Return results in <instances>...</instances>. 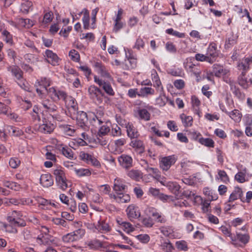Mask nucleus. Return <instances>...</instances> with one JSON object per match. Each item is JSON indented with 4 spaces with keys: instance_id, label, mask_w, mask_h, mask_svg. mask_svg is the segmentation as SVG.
Instances as JSON below:
<instances>
[{
    "instance_id": "obj_1",
    "label": "nucleus",
    "mask_w": 252,
    "mask_h": 252,
    "mask_svg": "<svg viewBox=\"0 0 252 252\" xmlns=\"http://www.w3.org/2000/svg\"><path fill=\"white\" fill-rule=\"evenodd\" d=\"M53 174L55 176L56 182L59 188L62 190H65L67 188L68 185L63 168L58 167L54 169Z\"/></svg>"
},
{
    "instance_id": "obj_2",
    "label": "nucleus",
    "mask_w": 252,
    "mask_h": 252,
    "mask_svg": "<svg viewBox=\"0 0 252 252\" xmlns=\"http://www.w3.org/2000/svg\"><path fill=\"white\" fill-rule=\"evenodd\" d=\"M88 91L90 98L95 103L100 104L102 102L104 94L99 88L92 85L89 87Z\"/></svg>"
},
{
    "instance_id": "obj_3",
    "label": "nucleus",
    "mask_w": 252,
    "mask_h": 252,
    "mask_svg": "<svg viewBox=\"0 0 252 252\" xmlns=\"http://www.w3.org/2000/svg\"><path fill=\"white\" fill-rule=\"evenodd\" d=\"M177 160V158L174 155L161 157L159 159V167L163 171H167Z\"/></svg>"
},
{
    "instance_id": "obj_4",
    "label": "nucleus",
    "mask_w": 252,
    "mask_h": 252,
    "mask_svg": "<svg viewBox=\"0 0 252 252\" xmlns=\"http://www.w3.org/2000/svg\"><path fill=\"white\" fill-rule=\"evenodd\" d=\"M47 92L54 101H57L61 100L66 101L67 97V94L65 92L57 89L56 87H52L47 90Z\"/></svg>"
},
{
    "instance_id": "obj_5",
    "label": "nucleus",
    "mask_w": 252,
    "mask_h": 252,
    "mask_svg": "<svg viewBox=\"0 0 252 252\" xmlns=\"http://www.w3.org/2000/svg\"><path fill=\"white\" fill-rule=\"evenodd\" d=\"M22 216L21 212L13 211L7 217V220L12 225L21 227L25 226L26 223L24 220L21 219Z\"/></svg>"
},
{
    "instance_id": "obj_6",
    "label": "nucleus",
    "mask_w": 252,
    "mask_h": 252,
    "mask_svg": "<svg viewBox=\"0 0 252 252\" xmlns=\"http://www.w3.org/2000/svg\"><path fill=\"white\" fill-rule=\"evenodd\" d=\"M125 138L116 140L108 145L109 150L114 154H119L123 152V146L126 144Z\"/></svg>"
},
{
    "instance_id": "obj_7",
    "label": "nucleus",
    "mask_w": 252,
    "mask_h": 252,
    "mask_svg": "<svg viewBox=\"0 0 252 252\" xmlns=\"http://www.w3.org/2000/svg\"><path fill=\"white\" fill-rule=\"evenodd\" d=\"M80 159L85 161L89 164H91L92 166L96 168H99L101 166L100 162L93 156L86 153L84 152H81L79 155Z\"/></svg>"
},
{
    "instance_id": "obj_8",
    "label": "nucleus",
    "mask_w": 252,
    "mask_h": 252,
    "mask_svg": "<svg viewBox=\"0 0 252 252\" xmlns=\"http://www.w3.org/2000/svg\"><path fill=\"white\" fill-rule=\"evenodd\" d=\"M220 53V50L217 49V45L214 42H211L209 44L206 51V54L209 58L211 63H213L216 61Z\"/></svg>"
},
{
    "instance_id": "obj_9",
    "label": "nucleus",
    "mask_w": 252,
    "mask_h": 252,
    "mask_svg": "<svg viewBox=\"0 0 252 252\" xmlns=\"http://www.w3.org/2000/svg\"><path fill=\"white\" fill-rule=\"evenodd\" d=\"M94 81L99 86L101 87L107 94L110 96L114 95L115 92L109 82H105L96 76H94Z\"/></svg>"
},
{
    "instance_id": "obj_10",
    "label": "nucleus",
    "mask_w": 252,
    "mask_h": 252,
    "mask_svg": "<svg viewBox=\"0 0 252 252\" xmlns=\"http://www.w3.org/2000/svg\"><path fill=\"white\" fill-rule=\"evenodd\" d=\"M120 165L124 169L128 170L133 166V159L129 155L122 154L118 158Z\"/></svg>"
},
{
    "instance_id": "obj_11",
    "label": "nucleus",
    "mask_w": 252,
    "mask_h": 252,
    "mask_svg": "<svg viewBox=\"0 0 252 252\" xmlns=\"http://www.w3.org/2000/svg\"><path fill=\"white\" fill-rule=\"evenodd\" d=\"M45 61L53 66L59 64L60 59L58 55L50 50L47 49L43 55Z\"/></svg>"
},
{
    "instance_id": "obj_12",
    "label": "nucleus",
    "mask_w": 252,
    "mask_h": 252,
    "mask_svg": "<svg viewBox=\"0 0 252 252\" xmlns=\"http://www.w3.org/2000/svg\"><path fill=\"white\" fill-rule=\"evenodd\" d=\"M42 124L39 125L37 130L44 134L51 133L55 128V125L45 119L42 121Z\"/></svg>"
},
{
    "instance_id": "obj_13",
    "label": "nucleus",
    "mask_w": 252,
    "mask_h": 252,
    "mask_svg": "<svg viewBox=\"0 0 252 252\" xmlns=\"http://www.w3.org/2000/svg\"><path fill=\"white\" fill-rule=\"evenodd\" d=\"M41 104L45 109V111L50 114V115H52V114L58 112V106L52 101L49 99L42 100Z\"/></svg>"
},
{
    "instance_id": "obj_14",
    "label": "nucleus",
    "mask_w": 252,
    "mask_h": 252,
    "mask_svg": "<svg viewBox=\"0 0 252 252\" xmlns=\"http://www.w3.org/2000/svg\"><path fill=\"white\" fill-rule=\"evenodd\" d=\"M109 197L119 203H127L130 200V196L128 194L124 193L123 192L116 193V194H110Z\"/></svg>"
},
{
    "instance_id": "obj_15",
    "label": "nucleus",
    "mask_w": 252,
    "mask_h": 252,
    "mask_svg": "<svg viewBox=\"0 0 252 252\" xmlns=\"http://www.w3.org/2000/svg\"><path fill=\"white\" fill-rule=\"evenodd\" d=\"M238 84L244 89H248L250 84L252 85V78L249 79L246 77V72H242L237 78Z\"/></svg>"
},
{
    "instance_id": "obj_16",
    "label": "nucleus",
    "mask_w": 252,
    "mask_h": 252,
    "mask_svg": "<svg viewBox=\"0 0 252 252\" xmlns=\"http://www.w3.org/2000/svg\"><path fill=\"white\" fill-rule=\"evenodd\" d=\"M81 15H83L82 19L83 28L85 30H89L91 28V24H90V17L89 11L86 8H83L82 11L78 13L80 17Z\"/></svg>"
},
{
    "instance_id": "obj_17",
    "label": "nucleus",
    "mask_w": 252,
    "mask_h": 252,
    "mask_svg": "<svg viewBox=\"0 0 252 252\" xmlns=\"http://www.w3.org/2000/svg\"><path fill=\"white\" fill-rule=\"evenodd\" d=\"M128 218L131 220L137 219L140 216V212L138 207L133 205H130L126 210Z\"/></svg>"
},
{
    "instance_id": "obj_18",
    "label": "nucleus",
    "mask_w": 252,
    "mask_h": 252,
    "mask_svg": "<svg viewBox=\"0 0 252 252\" xmlns=\"http://www.w3.org/2000/svg\"><path fill=\"white\" fill-rule=\"evenodd\" d=\"M126 189L127 186L123 180L120 178H116L114 180L113 189L116 193L126 191Z\"/></svg>"
},
{
    "instance_id": "obj_19",
    "label": "nucleus",
    "mask_w": 252,
    "mask_h": 252,
    "mask_svg": "<svg viewBox=\"0 0 252 252\" xmlns=\"http://www.w3.org/2000/svg\"><path fill=\"white\" fill-rule=\"evenodd\" d=\"M57 148L60 150L63 155L69 159L73 158V152L72 150L66 145L59 143L56 145Z\"/></svg>"
},
{
    "instance_id": "obj_20",
    "label": "nucleus",
    "mask_w": 252,
    "mask_h": 252,
    "mask_svg": "<svg viewBox=\"0 0 252 252\" xmlns=\"http://www.w3.org/2000/svg\"><path fill=\"white\" fill-rule=\"evenodd\" d=\"M88 118L87 114L83 111L77 112L76 121L77 125L81 127H85L87 126Z\"/></svg>"
},
{
    "instance_id": "obj_21",
    "label": "nucleus",
    "mask_w": 252,
    "mask_h": 252,
    "mask_svg": "<svg viewBox=\"0 0 252 252\" xmlns=\"http://www.w3.org/2000/svg\"><path fill=\"white\" fill-rule=\"evenodd\" d=\"M243 195L242 189L238 187H235L229 196L228 202H233L238 198L240 199L242 201L244 202L243 200L244 198H243Z\"/></svg>"
},
{
    "instance_id": "obj_22",
    "label": "nucleus",
    "mask_w": 252,
    "mask_h": 252,
    "mask_svg": "<svg viewBox=\"0 0 252 252\" xmlns=\"http://www.w3.org/2000/svg\"><path fill=\"white\" fill-rule=\"evenodd\" d=\"M7 70L15 77L17 82L21 81L23 79V71L19 67L15 65L10 66L7 67Z\"/></svg>"
},
{
    "instance_id": "obj_23",
    "label": "nucleus",
    "mask_w": 252,
    "mask_h": 252,
    "mask_svg": "<svg viewBox=\"0 0 252 252\" xmlns=\"http://www.w3.org/2000/svg\"><path fill=\"white\" fill-rule=\"evenodd\" d=\"M40 183L44 188H48L54 184V180L50 174H42L40 176Z\"/></svg>"
},
{
    "instance_id": "obj_24",
    "label": "nucleus",
    "mask_w": 252,
    "mask_h": 252,
    "mask_svg": "<svg viewBox=\"0 0 252 252\" xmlns=\"http://www.w3.org/2000/svg\"><path fill=\"white\" fill-rule=\"evenodd\" d=\"M17 28L30 29L34 25V22L29 19L19 18L17 20Z\"/></svg>"
},
{
    "instance_id": "obj_25",
    "label": "nucleus",
    "mask_w": 252,
    "mask_h": 252,
    "mask_svg": "<svg viewBox=\"0 0 252 252\" xmlns=\"http://www.w3.org/2000/svg\"><path fill=\"white\" fill-rule=\"evenodd\" d=\"M95 228L101 233H105L110 231L111 227L105 220H99Z\"/></svg>"
},
{
    "instance_id": "obj_26",
    "label": "nucleus",
    "mask_w": 252,
    "mask_h": 252,
    "mask_svg": "<svg viewBox=\"0 0 252 252\" xmlns=\"http://www.w3.org/2000/svg\"><path fill=\"white\" fill-rule=\"evenodd\" d=\"M238 36L236 34H234L233 32L228 36L225 42L224 48L226 49H228L232 47L237 42Z\"/></svg>"
},
{
    "instance_id": "obj_27",
    "label": "nucleus",
    "mask_w": 252,
    "mask_h": 252,
    "mask_svg": "<svg viewBox=\"0 0 252 252\" xmlns=\"http://www.w3.org/2000/svg\"><path fill=\"white\" fill-rule=\"evenodd\" d=\"M213 70L215 75L218 77L225 75L228 72V70L223 68L222 66L218 64L213 65Z\"/></svg>"
},
{
    "instance_id": "obj_28",
    "label": "nucleus",
    "mask_w": 252,
    "mask_h": 252,
    "mask_svg": "<svg viewBox=\"0 0 252 252\" xmlns=\"http://www.w3.org/2000/svg\"><path fill=\"white\" fill-rule=\"evenodd\" d=\"M5 130L8 133L13 136H20L23 134V132L20 128L11 126H6L5 127Z\"/></svg>"
},
{
    "instance_id": "obj_29",
    "label": "nucleus",
    "mask_w": 252,
    "mask_h": 252,
    "mask_svg": "<svg viewBox=\"0 0 252 252\" xmlns=\"http://www.w3.org/2000/svg\"><path fill=\"white\" fill-rule=\"evenodd\" d=\"M204 194L208 198L210 201L216 200L218 198V194L213 189L208 187H205L203 190Z\"/></svg>"
},
{
    "instance_id": "obj_30",
    "label": "nucleus",
    "mask_w": 252,
    "mask_h": 252,
    "mask_svg": "<svg viewBox=\"0 0 252 252\" xmlns=\"http://www.w3.org/2000/svg\"><path fill=\"white\" fill-rule=\"evenodd\" d=\"M52 81L50 78L46 77H41L39 80H37L35 82V86L41 87L42 89L47 92V87L50 86L51 84Z\"/></svg>"
},
{
    "instance_id": "obj_31",
    "label": "nucleus",
    "mask_w": 252,
    "mask_h": 252,
    "mask_svg": "<svg viewBox=\"0 0 252 252\" xmlns=\"http://www.w3.org/2000/svg\"><path fill=\"white\" fill-rule=\"evenodd\" d=\"M32 3L28 0H24L21 3L20 11L23 14H27L32 9Z\"/></svg>"
},
{
    "instance_id": "obj_32",
    "label": "nucleus",
    "mask_w": 252,
    "mask_h": 252,
    "mask_svg": "<svg viewBox=\"0 0 252 252\" xmlns=\"http://www.w3.org/2000/svg\"><path fill=\"white\" fill-rule=\"evenodd\" d=\"M227 115L236 123H239L242 117V113L237 109H234L230 112L228 111Z\"/></svg>"
},
{
    "instance_id": "obj_33",
    "label": "nucleus",
    "mask_w": 252,
    "mask_h": 252,
    "mask_svg": "<svg viewBox=\"0 0 252 252\" xmlns=\"http://www.w3.org/2000/svg\"><path fill=\"white\" fill-rule=\"evenodd\" d=\"M180 118L185 127H189L192 125L193 118L191 116H187L184 113H182L180 115Z\"/></svg>"
},
{
    "instance_id": "obj_34",
    "label": "nucleus",
    "mask_w": 252,
    "mask_h": 252,
    "mask_svg": "<svg viewBox=\"0 0 252 252\" xmlns=\"http://www.w3.org/2000/svg\"><path fill=\"white\" fill-rule=\"evenodd\" d=\"M70 111L73 110L75 113L77 110V103L74 98L71 96H68L66 99V101H64Z\"/></svg>"
},
{
    "instance_id": "obj_35",
    "label": "nucleus",
    "mask_w": 252,
    "mask_h": 252,
    "mask_svg": "<svg viewBox=\"0 0 252 252\" xmlns=\"http://www.w3.org/2000/svg\"><path fill=\"white\" fill-rule=\"evenodd\" d=\"M166 187L176 196L178 195L181 187L176 182H168Z\"/></svg>"
},
{
    "instance_id": "obj_36",
    "label": "nucleus",
    "mask_w": 252,
    "mask_h": 252,
    "mask_svg": "<svg viewBox=\"0 0 252 252\" xmlns=\"http://www.w3.org/2000/svg\"><path fill=\"white\" fill-rule=\"evenodd\" d=\"M130 145L133 148L139 151V153H142L144 150L143 143L141 140L133 139L131 140Z\"/></svg>"
},
{
    "instance_id": "obj_37",
    "label": "nucleus",
    "mask_w": 252,
    "mask_h": 252,
    "mask_svg": "<svg viewBox=\"0 0 252 252\" xmlns=\"http://www.w3.org/2000/svg\"><path fill=\"white\" fill-rule=\"evenodd\" d=\"M155 90L151 87H143L140 89L138 96L139 97H146L148 95H153Z\"/></svg>"
},
{
    "instance_id": "obj_38",
    "label": "nucleus",
    "mask_w": 252,
    "mask_h": 252,
    "mask_svg": "<svg viewBox=\"0 0 252 252\" xmlns=\"http://www.w3.org/2000/svg\"><path fill=\"white\" fill-rule=\"evenodd\" d=\"M42 24L43 25H47L51 23L54 18V14L51 11L44 10Z\"/></svg>"
},
{
    "instance_id": "obj_39",
    "label": "nucleus",
    "mask_w": 252,
    "mask_h": 252,
    "mask_svg": "<svg viewBox=\"0 0 252 252\" xmlns=\"http://www.w3.org/2000/svg\"><path fill=\"white\" fill-rule=\"evenodd\" d=\"M1 37L4 41L7 44L11 46L13 44V39L12 35L6 30L1 32Z\"/></svg>"
},
{
    "instance_id": "obj_40",
    "label": "nucleus",
    "mask_w": 252,
    "mask_h": 252,
    "mask_svg": "<svg viewBox=\"0 0 252 252\" xmlns=\"http://www.w3.org/2000/svg\"><path fill=\"white\" fill-rule=\"evenodd\" d=\"M126 127L128 137L131 139H134L137 137L138 136V132L131 124H128Z\"/></svg>"
},
{
    "instance_id": "obj_41",
    "label": "nucleus",
    "mask_w": 252,
    "mask_h": 252,
    "mask_svg": "<svg viewBox=\"0 0 252 252\" xmlns=\"http://www.w3.org/2000/svg\"><path fill=\"white\" fill-rule=\"evenodd\" d=\"M126 174L131 179L136 181L139 180L142 177L141 171L136 169H132L128 171Z\"/></svg>"
},
{
    "instance_id": "obj_42",
    "label": "nucleus",
    "mask_w": 252,
    "mask_h": 252,
    "mask_svg": "<svg viewBox=\"0 0 252 252\" xmlns=\"http://www.w3.org/2000/svg\"><path fill=\"white\" fill-rule=\"evenodd\" d=\"M152 80L154 83V86L156 88H159L161 85L159 76L156 70L153 69L151 71Z\"/></svg>"
},
{
    "instance_id": "obj_43",
    "label": "nucleus",
    "mask_w": 252,
    "mask_h": 252,
    "mask_svg": "<svg viewBox=\"0 0 252 252\" xmlns=\"http://www.w3.org/2000/svg\"><path fill=\"white\" fill-rule=\"evenodd\" d=\"M198 142L201 144L208 148H214L215 146L214 141L209 138L200 137L199 138Z\"/></svg>"
},
{
    "instance_id": "obj_44",
    "label": "nucleus",
    "mask_w": 252,
    "mask_h": 252,
    "mask_svg": "<svg viewBox=\"0 0 252 252\" xmlns=\"http://www.w3.org/2000/svg\"><path fill=\"white\" fill-rule=\"evenodd\" d=\"M237 67L242 72H247L250 69V64L244 58L238 63Z\"/></svg>"
},
{
    "instance_id": "obj_45",
    "label": "nucleus",
    "mask_w": 252,
    "mask_h": 252,
    "mask_svg": "<svg viewBox=\"0 0 252 252\" xmlns=\"http://www.w3.org/2000/svg\"><path fill=\"white\" fill-rule=\"evenodd\" d=\"M74 171L78 177L89 176L91 175V171L88 168L77 169L74 168Z\"/></svg>"
},
{
    "instance_id": "obj_46",
    "label": "nucleus",
    "mask_w": 252,
    "mask_h": 252,
    "mask_svg": "<svg viewBox=\"0 0 252 252\" xmlns=\"http://www.w3.org/2000/svg\"><path fill=\"white\" fill-rule=\"evenodd\" d=\"M218 174L219 176L218 179L220 180L222 182L225 184H227L229 182V178L224 170H218Z\"/></svg>"
},
{
    "instance_id": "obj_47",
    "label": "nucleus",
    "mask_w": 252,
    "mask_h": 252,
    "mask_svg": "<svg viewBox=\"0 0 252 252\" xmlns=\"http://www.w3.org/2000/svg\"><path fill=\"white\" fill-rule=\"evenodd\" d=\"M165 32L167 34L171 35L178 38H185L186 36V34L185 33L180 32L174 30L172 28H170L166 30Z\"/></svg>"
},
{
    "instance_id": "obj_48",
    "label": "nucleus",
    "mask_w": 252,
    "mask_h": 252,
    "mask_svg": "<svg viewBox=\"0 0 252 252\" xmlns=\"http://www.w3.org/2000/svg\"><path fill=\"white\" fill-rule=\"evenodd\" d=\"M237 239L244 245L247 244L250 240V236L248 234H242L241 233H237Z\"/></svg>"
},
{
    "instance_id": "obj_49",
    "label": "nucleus",
    "mask_w": 252,
    "mask_h": 252,
    "mask_svg": "<svg viewBox=\"0 0 252 252\" xmlns=\"http://www.w3.org/2000/svg\"><path fill=\"white\" fill-rule=\"evenodd\" d=\"M99 8L96 7L92 11L91 18L92 22L91 24V29H94L96 28V14Z\"/></svg>"
},
{
    "instance_id": "obj_50",
    "label": "nucleus",
    "mask_w": 252,
    "mask_h": 252,
    "mask_svg": "<svg viewBox=\"0 0 252 252\" xmlns=\"http://www.w3.org/2000/svg\"><path fill=\"white\" fill-rule=\"evenodd\" d=\"M186 68L187 70L193 73L196 76L199 75L200 74V72L197 69V67L191 63H188L186 65Z\"/></svg>"
},
{
    "instance_id": "obj_51",
    "label": "nucleus",
    "mask_w": 252,
    "mask_h": 252,
    "mask_svg": "<svg viewBox=\"0 0 252 252\" xmlns=\"http://www.w3.org/2000/svg\"><path fill=\"white\" fill-rule=\"evenodd\" d=\"M246 168L243 171L238 172L235 176V179L239 183H243L246 181Z\"/></svg>"
},
{
    "instance_id": "obj_52",
    "label": "nucleus",
    "mask_w": 252,
    "mask_h": 252,
    "mask_svg": "<svg viewBox=\"0 0 252 252\" xmlns=\"http://www.w3.org/2000/svg\"><path fill=\"white\" fill-rule=\"evenodd\" d=\"M106 124L101 126L98 131V135L100 136H104L106 135L110 130V127L108 124H110V123L108 122H106Z\"/></svg>"
},
{
    "instance_id": "obj_53",
    "label": "nucleus",
    "mask_w": 252,
    "mask_h": 252,
    "mask_svg": "<svg viewBox=\"0 0 252 252\" xmlns=\"http://www.w3.org/2000/svg\"><path fill=\"white\" fill-rule=\"evenodd\" d=\"M138 114L141 119L149 121L150 119V114L146 109H141L138 110Z\"/></svg>"
},
{
    "instance_id": "obj_54",
    "label": "nucleus",
    "mask_w": 252,
    "mask_h": 252,
    "mask_svg": "<svg viewBox=\"0 0 252 252\" xmlns=\"http://www.w3.org/2000/svg\"><path fill=\"white\" fill-rule=\"evenodd\" d=\"M176 247L179 251L186 252L188 250L187 243L185 241H178L176 242Z\"/></svg>"
},
{
    "instance_id": "obj_55",
    "label": "nucleus",
    "mask_w": 252,
    "mask_h": 252,
    "mask_svg": "<svg viewBox=\"0 0 252 252\" xmlns=\"http://www.w3.org/2000/svg\"><path fill=\"white\" fill-rule=\"evenodd\" d=\"M104 113L101 110L97 111L96 114H94V117L97 119V124L100 125L105 122V120L103 118Z\"/></svg>"
},
{
    "instance_id": "obj_56",
    "label": "nucleus",
    "mask_w": 252,
    "mask_h": 252,
    "mask_svg": "<svg viewBox=\"0 0 252 252\" xmlns=\"http://www.w3.org/2000/svg\"><path fill=\"white\" fill-rule=\"evenodd\" d=\"M62 240L63 242L66 243H70L77 241L72 232H70L63 235L62 237Z\"/></svg>"
},
{
    "instance_id": "obj_57",
    "label": "nucleus",
    "mask_w": 252,
    "mask_h": 252,
    "mask_svg": "<svg viewBox=\"0 0 252 252\" xmlns=\"http://www.w3.org/2000/svg\"><path fill=\"white\" fill-rule=\"evenodd\" d=\"M88 246L90 249H97L101 248L102 244L100 241L95 239L89 242L88 244Z\"/></svg>"
},
{
    "instance_id": "obj_58",
    "label": "nucleus",
    "mask_w": 252,
    "mask_h": 252,
    "mask_svg": "<svg viewBox=\"0 0 252 252\" xmlns=\"http://www.w3.org/2000/svg\"><path fill=\"white\" fill-rule=\"evenodd\" d=\"M145 47V42L140 36H139L136 40L134 45L133 46V49H136L138 50H140L141 49H143Z\"/></svg>"
},
{
    "instance_id": "obj_59",
    "label": "nucleus",
    "mask_w": 252,
    "mask_h": 252,
    "mask_svg": "<svg viewBox=\"0 0 252 252\" xmlns=\"http://www.w3.org/2000/svg\"><path fill=\"white\" fill-rule=\"evenodd\" d=\"M98 189L100 193L102 195L104 194H109L110 195V192L111 191V188L110 186L107 184L100 185L98 186Z\"/></svg>"
},
{
    "instance_id": "obj_60",
    "label": "nucleus",
    "mask_w": 252,
    "mask_h": 252,
    "mask_svg": "<svg viewBox=\"0 0 252 252\" xmlns=\"http://www.w3.org/2000/svg\"><path fill=\"white\" fill-rule=\"evenodd\" d=\"M0 227H1V229L10 233H16L18 232L16 228H13L10 225L1 221H0Z\"/></svg>"
},
{
    "instance_id": "obj_61",
    "label": "nucleus",
    "mask_w": 252,
    "mask_h": 252,
    "mask_svg": "<svg viewBox=\"0 0 252 252\" xmlns=\"http://www.w3.org/2000/svg\"><path fill=\"white\" fill-rule=\"evenodd\" d=\"M72 232L77 241L83 237L86 232L84 229L79 228Z\"/></svg>"
},
{
    "instance_id": "obj_62",
    "label": "nucleus",
    "mask_w": 252,
    "mask_h": 252,
    "mask_svg": "<svg viewBox=\"0 0 252 252\" xmlns=\"http://www.w3.org/2000/svg\"><path fill=\"white\" fill-rule=\"evenodd\" d=\"M161 233L165 236H169L173 232V229L171 226H163L159 228Z\"/></svg>"
},
{
    "instance_id": "obj_63",
    "label": "nucleus",
    "mask_w": 252,
    "mask_h": 252,
    "mask_svg": "<svg viewBox=\"0 0 252 252\" xmlns=\"http://www.w3.org/2000/svg\"><path fill=\"white\" fill-rule=\"evenodd\" d=\"M230 90L233 94L239 99H244L245 98V95L244 93H242L236 86H235V88H233Z\"/></svg>"
},
{
    "instance_id": "obj_64",
    "label": "nucleus",
    "mask_w": 252,
    "mask_h": 252,
    "mask_svg": "<svg viewBox=\"0 0 252 252\" xmlns=\"http://www.w3.org/2000/svg\"><path fill=\"white\" fill-rule=\"evenodd\" d=\"M122 227L123 230L127 233L133 231L135 229L134 226L130 222L125 221L122 223Z\"/></svg>"
}]
</instances>
